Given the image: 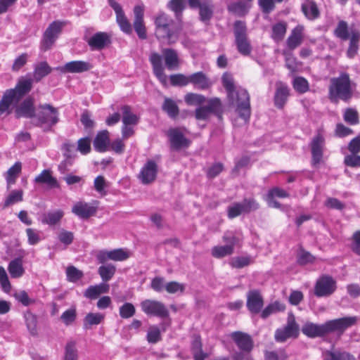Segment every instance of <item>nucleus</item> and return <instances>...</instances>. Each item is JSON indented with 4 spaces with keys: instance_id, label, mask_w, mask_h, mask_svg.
Masks as SVG:
<instances>
[{
    "instance_id": "63",
    "label": "nucleus",
    "mask_w": 360,
    "mask_h": 360,
    "mask_svg": "<svg viewBox=\"0 0 360 360\" xmlns=\"http://www.w3.org/2000/svg\"><path fill=\"white\" fill-rule=\"evenodd\" d=\"M69 281L76 282L83 276V273L73 266H68L66 270Z\"/></svg>"
},
{
    "instance_id": "56",
    "label": "nucleus",
    "mask_w": 360,
    "mask_h": 360,
    "mask_svg": "<svg viewBox=\"0 0 360 360\" xmlns=\"http://www.w3.org/2000/svg\"><path fill=\"white\" fill-rule=\"evenodd\" d=\"M78 354L75 341L68 342L65 347L64 360H77Z\"/></svg>"
},
{
    "instance_id": "46",
    "label": "nucleus",
    "mask_w": 360,
    "mask_h": 360,
    "mask_svg": "<svg viewBox=\"0 0 360 360\" xmlns=\"http://www.w3.org/2000/svg\"><path fill=\"white\" fill-rule=\"evenodd\" d=\"M24 317L25 320V323L28 330L30 334L32 335H36L37 333V316L31 313L30 311H27L24 314Z\"/></svg>"
},
{
    "instance_id": "36",
    "label": "nucleus",
    "mask_w": 360,
    "mask_h": 360,
    "mask_svg": "<svg viewBox=\"0 0 360 360\" xmlns=\"http://www.w3.org/2000/svg\"><path fill=\"white\" fill-rule=\"evenodd\" d=\"M302 11L304 15L309 20H314L319 17V11L316 4L313 1H308L302 5Z\"/></svg>"
},
{
    "instance_id": "8",
    "label": "nucleus",
    "mask_w": 360,
    "mask_h": 360,
    "mask_svg": "<svg viewBox=\"0 0 360 360\" xmlns=\"http://www.w3.org/2000/svg\"><path fill=\"white\" fill-rule=\"evenodd\" d=\"M235 41L238 51L244 56L251 52V46L247 37V28L245 22L236 21L234 24Z\"/></svg>"
},
{
    "instance_id": "13",
    "label": "nucleus",
    "mask_w": 360,
    "mask_h": 360,
    "mask_svg": "<svg viewBox=\"0 0 360 360\" xmlns=\"http://www.w3.org/2000/svg\"><path fill=\"white\" fill-rule=\"evenodd\" d=\"M93 65L87 61L73 60L65 63L63 66L58 67L57 70L61 73H82L89 71Z\"/></svg>"
},
{
    "instance_id": "37",
    "label": "nucleus",
    "mask_w": 360,
    "mask_h": 360,
    "mask_svg": "<svg viewBox=\"0 0 360 360\" xmlns=\"http://www.w3.org/2000/svg\"><path fill=\"white\" fill-rule=\"evenodd\" d=\"M105 319V315L101 313H89L84 319V328L90 329L94 325L100 324Z\"/></svg>"
},
{
    "instance_id": "51",
    "label": "nucleus",
    "mask_w": 360,
    "mask_h": 360,
    "mask_svg": "<svg viewBox=\"0 0 360 360\" xmlns=\"http://www.w3.org/2000/svg\"><path fill=\"white\" fill-rule=\"evenodd\" d=\"M162 339L161 331L158 326H150L148 328L146 340L148 343L155 344L160 341Z\"/></svg>"
},
{
    "instance_id": "49",
    "label": "nucleus",
    "mask_w": 360,
    "mask_h": 360,
    "mask_svg": "<svg viewBox=\"0 0 360 360\" xmlns=\"http://www.w3.org/2000/svg\"><path fill=\"white\" fill-rule=\"evenodd\" d=\"M292 86L299 94H304L309 89L308 81L302 77H295L292 81Z\"/></svg>"
},
{
    "instance_id": "6",
    "label": "nucleus",
    "mask_w": 360,
    "mask_h": 360,
    "mask_svg": "<svg viewBox=\"0 0 360 360\" xmlns=\"http://www.w3.org/2000/svg\"><path fill=\"white\" fill-rule=\"evenodd\" d=\"M233 96H228L230 104L236 108L239 116L246 123L250 116V96L247 90L237 87Z\"/></svg>"
},
{
    "instance_id": "34",
    "label": "nucleus",
    "mask_w": 360,
    "mask_h": 360,
    "mask_svg": "<svg viewBox=\"0 0 360 360\" xmlns=\"http://www.w3.org/2000/svg\"><path fill=\"white\" fill-rule=\"evenodd\" d=\"M199 8L200 20L204 23H207L212 18L214 6L211 0H208L200 5Z\"/></svg>"
},
{
    "instance_id": "22",
    "label": "nucleus",
    "mask_w": 360,
    "mask_h": 360,
    "mask_svg": "<svg viewBox=\"0 0 360 360\" xmlns=\"http://www.w3.org/2000/svg\"><path fill=\"white\" fill-rule=\"evenodd\" d=\"M87 43L92 50H102L110 44V38L108 33L99 32L91 36Z\"/></svg>"
},
{
    "instance_id": "27",
    "label": "nucleus",
    "mask_w": 360,
    "mask_h": 360,
    "mask_svg": "<svg viewBox=\"0 0 360 360\" xmlns=\"http://www.w3.org/2000/svg\"><path fill=\"white\" fill-rule=\"evenodd\" d=\"M95 150L99 153H103L108 150L110 146L109 132L108 130L99 131L93 141Z\"/></svg>"
},
{
    "instance_id": "28",
    "label": "nucleus",
    "mask_w": 360,
    "mask_h": 360,
    "mask_svg": "<svg viewBox=\"0 0 360 360\" xmlns=\"http://www.w3.org/2000/svg\"><path fill=\"white\" fill-rule=\"evenodd\" d=\"M303 30L304 27L301 25H297L292 30L286 41L287 46L290 50L295 49L302 43Z\"/></svg>"
},
{
    "instance_id": "31",
    "label": "nucleus",
    "mask_w": 360,
    "mask_h": 360,
    "mask_svg": "<svg viewBox=\"0 0 360 360\" xmlns=\"http://www.w3.org/2000/svg\"><path fill=\"white\" fill-rule=\"evenodd\" d=\"M333 349V346L331 350L323 353V360H356L355 356L347 352Z\"/></svg>"
},
{
    "instance_id": "33",
    "label": "nucleus",
    "mask_w": 360,
    "mask_h": 360,
    "mask_svg": "<svg viewBox=\"0 0 360 360\" xmlns=\"http://www.w3.org/2000/svg\"><path fill=\"white\" fill-rule=\"evenodd\" d=\"M63 216L64 212L62 210L49 211L44 214L41 221L49 226H54L60 221Z\"/></svg>"
},
{
    "instance_id": "19",
    "label": "nucleus",
    "mask_w": 360,
    "mask_h": 360,
    "mask_svg": "<svg viewBox=\"0 0 360 360\" xmlns=\"http://www.w3.org/2000/svg\"><path fill=\"white\" fill-rule=\"evenodd\" d=\"M324 138L323 136L318 134L311 143V149L312 155V164L314 166L319 165L323 157V148L324 146Z\"/></svg>"
},
{
    "instance_id": "7",
    "label": "nucleus",
    "mask_w": 360,
    "mask_h": 360,
    "mask_svg": "<svg viewBox=\"0 0 360 360\" xmlns=\"http://www.w3.org/2000/svg\"><path fill=\"white\" fill-rule=\"evenodd\" d=\"M222 105L218 98H213L207 101L206 105H200L195 110V118L198 120H207L211 114H214L219 119L222 116Z\"/></svg>"
},
{
    "instance_id": "38",
    "label": "nucleus",
    "mask_w": 360,
    "mask_h": 360,
    "mask_svg": "<svg viewBox=\"0 0 360 360\" xmlns=\"http://www.w3.org/2000/svg\"><path fill=\"white\" fill-rule=\"evenodd\" d=\"M202 342L200 337H195L192 342V352L195 360H205L208 354L202 351Z\"/></svg>"
},
{
    "instance_id": "21",
    "label": "nucleus",
    "mask_w": 360,
    "mask_h": 360,
    "mask_svg": "<svg viewBox=\"0 0 360 360\" xmlns=\"http://www.w3.org/2000/svg\"><path fill=\"white\" fill-rule=\"evenodd\" d=\"M134 27L140 39H144L147 37L146 27L143 22V8L141 6H136L134 8Z\"/></svg>"
},
{
    "instance_id": "5",
    "label": "nucleus",
    "mask_w": 360,
    "mask_h": 360,
    "mask_svg": "<svg viewBox=\"0 0 360 360\" xmlns=\"http://www.w3.org/2000/svg\"><path fill=\"white\" fill-rule=\"evenodd\" d=\"M35 124L50 131L59 122V112L56 108L47 103L39 105L36 108Z\"/></svg>"
},
{
    "instance_id": "14",
    "label": "nucleus",
    "mask_w": 360,
    "mask_h": 360,
    "mask_svg": "<svg viewBox=\"0 0 360 360\" xmlns=\"http://www.w3.org/2000/svg\"><path fill=\"white\" fill-rule=\"evenodd\" d=\"M157 173V164L153 160H148L141 169L138 178L143 184H150L155 180Z\"/></svg>"
},
{
    "instance_id": "30",
    "label": "nucleus",
    "mask_w": 360,
    "mask_h": 360,
    "mask_svg": "<svg viewBox=\"0 0 360 360\" xmlns=\"http://www.w3.org/2000/svg\"><path fill=\"white\" fill-rule=\"evenodd\" d=\"M360 40V31L353 27H350L349 46L347 54L349 58H353L359 50V41Z\"/></svg>"
},
{
    "instance_id": "52",
    "label": "nucleus",
    "mask_w": 360,
    "mask_h": 360,
    "mask_svg": "<svg viewBox=\"0 0 360 360\" xmlns=\"http://www.w3.org/2000/svg\"><path fill=\"white\" fill-rule=\"evenodd\" d=\"M22 165L21 162H15L11 167L8 169L6 173V180L8 184H14L16 178L21 172Z\"/></svg>"
},
{
    "instance_id": "3",
    "label": "nucleus",
    "mask_w": 360,
    "mask_h": 360,
    "mask_svg": "<svg viewBox=\"0 0 360 360\" xmlns=\"http://www.w3.org/2000/svg\"><path fill=\"white\" fill-rule=\"evenodd\" d=\"M31 79L20 81L15 89L7 90L0 101V116L4 113L9 114V108L12 104L18 103L32 88Z\"/></svg>"
},
{
    "instance_id": "17",
    "label": "nucleus",
    "mask_w": 360,
    "mask_h": 360,
    "mask_svg": "<svg viewBox=\"0 0 360 360\" xmlns=\"http://www.w3.org/2000/svg\"><path fill=\"white\" fill-rule=\"evenodd\" d=\"M299 334L298 326L294 321H288L283 328L277 329L275 333V340L283 342L288 338H297Z\"/></svg>"
},
{
    "instance_id": "48",
    "label": "nucleus",
    "mask_w": 360,
    "mask_h": 360,
    "mask_svg": "<svg viewBox=\"0 0 360 360\" xmlns=\"http://www.w3.org/2000/svg\"><path fill=\"white\" fill-rule=\"evenodd\" d=\"M285 309V304L279 302H275L274 303H271L269 304L262 311L261 314V316L263 319L267 318L269 316H270L272 314L284 311Z\"/></svg>"
},
{
    "instance_id": "24",
    "label": "nucleus",
    "mask_w": 360,
    "mask_h": 360,
    "mask_svg": "<svg viewBox=\"0 0 360 360\" xmlns=\"http://www.w3.org/2000/svg\"><path fill=\"white\" fill-rule=\"evenodd\" d=\"M168 135L170 138L172 147L176 150L187 147L189 145L188 140L184 136L179 129H172Z\"/></svg>"
},
{
    "instance_id": "1",
    "label": "nucleus",
    "mask_w": 360,
    "mask_h": 360,
    "mask_svg": "<svg viewBox=\"0 0 360 360\" xmlns=\"http://www.w3.org/2000/svg\"><path fill=\"white\" fill-rule=\"evenodd\" d=\"M356 321V316H347L328 321L321 325L307 322L302 326V332L311 338L323 337L331 333L342 335L347 328L355 325Z\"/></svg>"
},
{
    "instance_id": "16",
    "label": "nucleus",
    "mask_w": 360,
    "mask_h": 360,
    "mask_svg": "<svg viewBox=\"0 0 360 360\" xmlns=\"http://www.w3.org/2000/svg\"><path fill=\"white\" fill-rule=\"evenodd\" d=\"M149 60L152 65L154 75L162 84L166 85L167 77L164 72L161 55L156 52H152L149 56Z\"/></svg>"
},
{
    "instance_id": "62",
    "label": "nucleus",
    "mask_w": 360,
    "mask_h": 360,
    "mask_svg": "<svg viewBox=\"0 0 360 360\" xmlns=\"http://www.w3.org/2000/svg\"><path fill=\"white\" fill-rule=\"evenodd\" d=\"M13 296L18 302H20L24 306H29L30 304L34 302V300L29 297L27 293L25 290L15 291Z\"/></svg>"
},
{
    "instance_id": "60",
    "label": "nucleus",
    "mask_w": 360,
    "mask_h": 360,
    "mask_svg": "<svg viewBox=\"0 0 360 360\" xmlns=\"http://www.w3.org/2000/svg\"><path fill=\"white\" fill-rule=\"evenodd\" d=\"M136 312L134 306L129 302H126L120 308V315L123 319L132 317Z\"/></svg>"
},
{
    "instance_id": "29",
    "label": "nucleus",
    "mask_w": 360,
    "mask_h": 360,
    "mask_svg": "<svg viewBox=\"0 0 360 360\" xmlns=\"http://www.w3.org/2000/svg\"><path fill=\"white\" fill-rule=\"evenodd\" d=\"M189 80L190 83L201 90L207 89L212 84L210 79L202 72H198L191 75Z\"/></svg>"
},
{
    "instance_id": "23",
    "label": "nucleus",
    "mask_w": 360,
    "mask_h": 360,
    "mask_svg": "<svg viewBox=\"0 0 360 360\" xmlns=\"http://www.w3.org/2000/svg\"><path fill=\"white\" fill-rule=\"evenodd\" d=\"M96 208L90 203L79 201L72 207V212L81 219H88L95 214Z\"/></svg>"
},
{
    "instance_id": "10",
    "label": "nucleus",
    "mask_w": 360,
    "mask_h": 360,
    "mask_svg": "<svg viewBox=\"0 0 360 360\" xmlns=\"http://www.w3.org/2000/svg\"><path fill=\"white\" fill-rule=\"evenodd\" d=\"M141 307L148 315L160 318H166L169 316V311L165 304L156 300H146L141 303Z\"/></svg>"
},
{
    "instance_id": "54",
    "label": "nucleus",
    "mask_w": 360,
    "mask_h": 360,
    "mask_svg": "<svg viewBox=\"0 0 360 360\" xmlns=\"http://www.w3.org/2000/svg\"><path fill=\"white\" fill-rule=\"evenodd\" d=\"M115 273V266L112 264H106L101 266L98 268V274L102 280L105 282L108 281Z\"/></svg>"
},
{
    "instance_id": "57",
    "label": "nucleus",
    "mask_w": 360,
    "mask_h": 360,
    "mask_svg": "<svg viewBox=\"0 0 360 360\" xmlns=\"http://www.w3.org/2000/svg\"><path fill=\"white\" fill-rule=\"evenodd\" d=\"M131 253L123 249H115L108 252V257L115 261H122L129 258Z\"/></svg>"
},
{
    "instance_id": "35",
    "label": "nucleus",
    "mask_w": 360,
    "mask_h": 360,
    "mask_svg": "<svg viewBox=\"0 0 360 360\" xmlns=\"http://www.w3.org/2000/svg\"><path fill=\"white\" fill-rule=\"evenodd\" d=\"M8 271L12 278H17L21 277L25 272L22 259L16 258L11 260L8 264Z\"/></svg>"
},
{
    "instance_id": "47",
    "label": "nucleus",
    "mask_w": 360,
    "mask_h": 360,
    "mask_svg": "<svg viewBox=\"0 0 360 360\" xmlns=\"http://www.w3.org/2000/svg\"><path fill=\"white\" fill-rule=\"evenodd\" d=\"M222 84L227 91V96H233V92L236 90L233 76L226 72L221 77Z\"/></svg>"
},
{
    "instance_id": "45",
    "label": "nucleus",
    "mask_w": 360,
    "mask_h": 360,
    "mask_svg": "<svg viewBox=\"0 0 360 360\" xmlns=\"http://www.w3.org/2000/svg\"><path fill=\"white\" fill-rule=\"evenodd\" d=\"M264 360H287L288 354L284 349H279L277 351H264Z\"/></svg>"
},
{
    "instance_id": "26",
    "label": "nucleus",
    "mask_w": 360,
    "mask_h": 360,
    "mask_svg": "<svg viewBox=\"0 0 360 360\" xmlns=\"http://www.w3.org/2000/svg\"><path fill=\"white\" fill-rule=\"evenodd\" d=\"M290 94L289 88L282 82L276 83V90L274 96L275 105L278 108H283L287 102Z\"/></svg>"
},
{
    "instance_id": "64",
    "label": "nucleus",
    "mask_w": 360,
    "mask_h": 360,
    "mask_svg": "<svg viewBox=\"0 0 360 360\" xmlns=\"http://www.w3.org/2000/svg\"><path fill=\"white\" fill-rule=\"evenodd\" d=\"M240 203L245 213L257 210L259 207V203L253 198L245 199Z\"/></svg>"
},
{
    "instance_id": "4",
    "label": "nucleus",
    "mask_w": 360,
    "mask_h": 360,
    "mask_svg": "<svg viewBox=\"0 0 360 360\" xmlns=\"http://www.w3.org/2000/svg\"><path fill=\"white\" fill-rule=\"evenodd\" d=\"M329 98L336 102L338 99L347 101L352 96L351 81L348 74L341 73L338 77L330 79Z\"/></svg>"
},
{
    "instance_id": "43",
    "label": "nucleus",
    "mask_w": 360,
    "mask_h": 360,
    "mask_svg": "<svg viewBox=\"0 0 360 360\" xmlns=\"http://www.w3.org/2000/svg\"><path fill=\"white\" fill-rule=\"evenodd\" d=\"M184 101L188 105L199 107L204 104L207 101V99L201 94L188 93L184 96Z\"/></svg>"
},
{
    "instance_id": "41",
    "label": "nucleus",
    "mask_w": 360,
    "mask_h": 360,
    "mask_svg": "<svg viewBox=\"0 0 360 360\" xmlns=\"http://www.w3.org/2000/svg\"><path fill=\"white\" fill-rule=\"evenodd\" d=\"M123 125H136L138 123V117L131 112L128 105L122 108Z\"/></svg>"
},
{
    "instance_id": "53",
    "label": "nucleus",
    "mask_w": 360,
    "mask_h": 360,
    "mask_svg": "<svg viewBox=\"0 0 360 360\" xmlns=\"http://www.w3.org/2000/svg\"><path fill=\"white\" fill-rule=\"evenodd\" d=\"M23 191L22 190L12 191L5 200L4 207H9L16 202L22 201Z\"/></svg>"
},
{
    "instance_id": "55",
    "label": "nucleus",
    "mask_w": 360,
    "mask_h": 360,
    "mask_svg": "<svg viewBox=\"0 0 360 360\" xmlns=\"http://www.w3.org/2000/svg\"><path fill=\"white\" fill-rule=\"evenodd\" d=\"M287 26L284 22H278L272 27V38L276 41H281L286 32Z\"/></svg>"
},
{
    "instance_id": "20",
    "label": "nucleus",
    "mask_w": 360,
    "mask_h": 360,
    "mask_svg": "<svg viewBox=\"0 0 360 360\" xmlns=\"http://www.w3.org/2000/svg\"><path fill=\"white\" fill-rule=\"evenodd\" d=\"M15 117L17 118H34L36 115V109L34 108V101L31 98L25 99L15 109Z\"/></svg>"
},
{
    "instance_id": "2",
    "label": "nucleus",
    "mask_w": 360,
    "mask_h": 360,
    "mask_svg": "<svg viewBox=\"0 0 360 360\" xmlns=\"http://www.w3.org/2000/svg\"><path fill=\"white\" fill-rule=\"evenodd\" d=\"M155 36L159 40H166L168 44L175 43L179 38V29L174 26V21L163 13L155 18Z\"/></svg>"
},
{
    "instance_id": "11",
    "label": "nucleus",
    "mask_w": 360,
    "mask_h": 360,
    "mask_svg": "<svg viewBox=\"0 0 360 360\" xmlns=\"http://www.w3.org/2000/svg\"><path fill=\"white\" fill-rule=\"evenodd\" d=\"M336 289V282L331 276H322L316 283L314 294L317 297H327Z\"/></svg>"
},
{
    "instance_id": "12",
    "label": "nucleus",
    "mask_w": 360,
    "mask_h": 360,
    "mask_svg": "<svg viewBox=\"0 0 360 360\" xmlns=\"http://www.w3.org/2000/svg\"><path fill=\"white\" fill-rule=\"evenodd\" d=\"M230 337L240 350L252 352L254 341L249 334L242 331H235L231 333Z\"/></svg>"
},
{
    "instance_id": "32",
    "label": "nucleus",
    "mask_w": 360,
    "mask_h": 360,
    "mask_svg": "<svg viewBox=\"0 0 360 360\" xmlns=\"http://www.w3.org/2000/svg\"><path fill=\"white\" fill-rule=\"evenodd\" d=\"M34 182L47 185L50 188H58L59 184L57 179L51 175V172L49 169L43 170L34 179Z\"/></svg>"
},
{
    "instance_id": "9",
    "label": "nucleus",
    "mask_w": 360,
    "mask_h": 360,
    "mask_svg": "<svg viewBox=\"0 0 360 360\" xmlns=\"http://www.w3.org/2000/svg\"><path fill=\"white\" fill-rule=\"evenodd\" d=\"M65 23L56 20L52 22L46 30L42 41V49L46 51L51 48L59 34L61 32Z\"/></svg>"
},
{
    "instance_id": "42",
    "label": "nucleus",
    "mask_w": 360,
    "mask_h": 360,
    "mask_svg": "<svg viewBox=\"0 0 360 360\" xmlns=\"http://www.w3.org/2000/svg\"><path fill=\"white\" fill-rule=\"evenodd\" d=\"M316 259V256L304 249H299L297 252V262L300 265L312 264Z\"/></svg>"
},
{
    "instance_id": "59",
    "label": "nucleus",
    "mask_w": 360,
    "mask_h": 360,
    "mask_svg": "<svg viewBox=\"0 0 360 360\" xmlns=\"http://www.w3.org/2000/svg\"><path fill=\"white\" fill-rule=\"evenodd\" d=\"M190 76L187 77L183 74H175L170 76V82L173 86H184L190 83Z\"/></svg>"
},
{
    "instance_id": "40",
    "label": "nucleus",
    "mask_w": 360,
    "mask_h": 360,
    "mask_svg": "<svg viewBox=\"0 0 360 360\" xmlns=\"http://www.w3.org/2000/svg\"><path fill=\"white\" fill-rule=\"evenodd\" d=\"M51 72V68L48 63L46 62H41L35 66L34 79L36 82H39Z\"/></svg>"
},
{
    "instance_id": "39",
    "label": "nucleus",
    "mask_w": 360,
    "mask_h": 360,
    "mask_svg": "<svg viewBox=\"0 0 360 360\" xmlns=\"http://www.w3.org/2000/svg\"><path fill=\"white\" fill-rule=\"evenodd\" d=\"M254 262V257L250 255H243L233 257L230 261V265L233 268L241 269L249 266Z\"/></svg>"
},
{
    "instance_id": "61",
    "label": "nucleus",
    "mask_w": 360,
    "mask_h": 360,
    "mask_svg": "<svg viewBox=\"0 0 360 360\" xmlns=\"http://www.w3.org/2000/svg\"><path fill=\"white\" fill-rule=\"evenodd\" d=\"M344 120L352 125L358 124L359 120L357 111L352 108H347L344 114Z\"/></svg>"
},
{
    "instance_id": "15",
    "label": "nucleus",
    "mask_w": 360,
    "mask_h": 360,
    "mask_svg": "<svg viewBox=\"0 0 360 360\" xmlns=\"http://www.w3.org/2000/svg\"><path fill=\"white\" fill-rule=\"evenodd\" d=\"M109 5L113 8L116 14V21L122 31L129 34L132 29L130 22L127 18L122 6L115 0H108Z\"/></svg>"
},
{
    "instance_id": "58",
    "label": "nucleus",
    "mask_w": 360,
    "mask_h": 360,
    "mask_svg": "<svg viewBox=\"0 0 360 360\" xmlns=\"http://www.w3.org/2000/svg\"><path fill=\"white\" fill-rule=\"evenodd\" d=\"M80 121L86 131H91L95 127V122L91 117V113L85 110L81 115Z\"/></svg>"
},
{
    "instance_id": "18",
    "label": "nucleus",
    "mask_w": 360,
    "mask_h": 360,
    "mask_svg": "<svg viewBox=\"0 0 360 360\" xmlns=\"http://www.w3.org/2000/svg\"><path fill=\"white\" fill-rule=\"evenodd\" d=\"M263 304V297L258 290L248 291L247 294V307L251 313H259Z\"/></svg>"
},
{
    "instance_id": "50",
    "label": "nucleus",
    "mask_w": 360,
    "mask_h": 360,
    "mask_svg": "<svg viewBox=\"0 0 360 360\" xmlns=\"http://www.w3.org/2000/svg\"><path fill=\"white\" fill-rule=\"evenodd\" d=\"M162 109L169 117H175L179 114V108L174 101L171 98H166L162 105Z\"/></svg>"
},
{
    "instance_id": "44",
    "label": "nucleus",
    "mask_w": 360,
    "mask_h": 360,
    "mask_svg": "<svg viewBox=\"0 0 360 360\" xmlns=\"http://www.w3.org/2000/svg\"><path fill=\"white\" fill-rule=\"evenodd\" d=\"M349 34L347 22L345 20H340L334 30V34L340 39L346 41L349 39Z\"/></svg>"
},
{
    "instance_id": "25",
    "label": "nucleus",
    "mask_w": 360,
    "mask_h": 360,
    "mask_svg": "<svg viewBox=\"0 0 360 360\" xmlns=\"http://www.w3.org/2000/svg\"><path fill=\"white\" fill-rule=\"evenodd\" d=\"M165 66L168 70H176L179 67V58L176 51L173 49L165 48L162 50Z\"/></svg>"
}]
</instances>
